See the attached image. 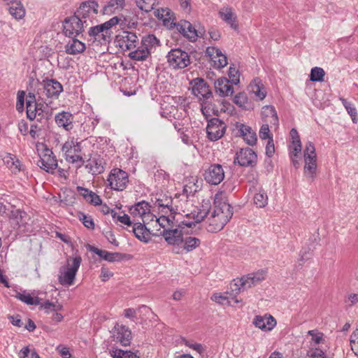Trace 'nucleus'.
I'll return each instance as SVG.
<instances>
[{
	"label": "nucleus",
	"mask_w": 358,
	"mask_h": 358,
	"mask_svg": "<svg viewBox=\"0 0 358 358\" xmlns=\"http://www.w3.org/2000/svg\"><path fill=\"white\" fill-rule=\"evenodd\" d=\"M159 45L160 41L155 35L144 36L141 39L140 45L131 50L128 56L131 59L136 62L146 61L150 58L151 54L156 50Z\"/></svg>",
	"instance_id": "nucleus-3"
},
{
	"label": "nucleus",
	"mask_w": 358,
	"mask_h": 358,
	"mask_svg": "<svg viewBox=\"0 0 358 358\" xmlns=\"http://www.w3.org/2000/svg\"><path fill=\"white\" fill-rule=\"evenodd\" d=\"M166 57L169 67L175 70L185 69L191 64L189 54L180 48L171 49Z\"/></svg>",
	"instance_id": "nucleus-8"
},
{
	"label": "nucleus",
	"mask_w": 358,
	"mask_h": 358,
	"mask_svg": "<svg viewBox=\"0 0 358 358\" xmlns=\"http://www.w3.org/2000/svg\"><path fill=\"white\" fill-rule=\"evenodd\" d=\"M238 131L243 140L250 145L256 144L257 138L256 132L249 126L240 124L237 126Z\"/></svg>",
	"instance_id": "nucleus-30"
},
{
	"label": "nucleus",
	"mask_w": 358,
	"mask_h": 358,
	"mask_svg": "<svg viewBox=\"0 0 358 358\" xmlns=\"http://www.w3.org/2000/svg\"><path fill=\"white\" fill-rule=\"evenodd\" d=\"M157 203L158 206L162 208L160 210L162 213L172 214L171 208H173V199H171V198L168 199L167 198L165 200L157 199Z\"/></svg>",
	"instance_id": "nucleus-44"
},
{
	"label": "nucleus",
	"mask_w": 358,
	"mask_h": 358,
	"mask_svg": "<svg viewBox=\"0 0 358 358\" xmlns=\"http://www.w3.org/2000/svg\"><path fill=\"white\" fill-rule=\"evenodd\" d=\"M303 154L305 163L304 175L313 180L315 177L317 165L315 148L311 141L306 143Z\"/></svg>",
	"instance_id": "nucleus-6"
},
{
	"label": "nucleus",
	"mask_w": 358,
	"mask_h": 358,
	"mask_svg": "<svg viewBox=\"0 0 358 358\" xmlns=\"http://www.w3.org/2000/svg\"><path fill=\"white\" fill-rule=\"evenodd\" d=\"M24 95L25 93L24 91H19L17 93V101L16 103V109L18 111H22L24 108Z\"/></svg>",
	"instance_id": "nucleus-57"
},
{
	"label": "nucleus",
	"mask_w": 358,
	"mask_h": 358,
	"mask_svg": "<svg viewBox=\"0 0 358 358\" xmlns=\"http://www.w3.org/2000/svg\"><path fill=\"white\" fill-rule=\"evenodd\" d=\"M85 27H87V22L81 21L75 14L66 18L63 22V32L69 38L79 36L82 34Z\"/></svg>",
	"instance_id": "nucleus-10"
},
{
	"label": "nucleus",
	"mask_w": 358,
	"mask_h": 358,
	"mask_svg": "<svg viewBox=\"0 0 358 358\" xmlns=\"http://www.w3.org/2000/svg\"><path fill=\"white\" fill-rule=\"evenodd\" d=\"M99 4L94 1L83 3L75 13L81 21H86L87 27L93 24V20L98 13Z\"/></svg>",
	"instance_id": "nucleus-11"
},
{
	"label": "nucleus",
	"mask_w": 358,
	"mask_h": 358,
	"mask_svg": "<svg viewBox=\"0 0 358 358\" xmlns=\"http://www.w3.org/2000/svg\"><path fill=\"white\" fill-rule=\"evenodd\" d=\"M172 214L182 220H190L192 225L203 221V218L208 214L206 209H201L193 206L191 201L187 200L186 196L179 199L178 196L173 198Z\"/></svg>",
	"instance_id": "nucleus-2"
},
{
	"label": "nucleus",
	"mask_w": 358,
	"mask_h": 358,
	"mask_svg": "<svg viewBox=\"0 0 358 358\" xmlns=\"http://www.w3.org/2000/svg\"><path fill=\"white\" fill-rule=\"evenodd\" d=\"M155 15L159 19L163 20L164 22H166L169 20V17H166V16L169 15V11L168 10L162 9V10H159L157 9L155 11Z\"/></svg>",
	"instance_id": "nucleus-61"
},
{
	"label": "nucleus",
	"mask_w": 358,
	"mask_h": 358,
	"mask_svg": "<svg viewBox=\"0 0 358 358\" xmlns=\"http://www.w3.org/2000/svg\"><path fill=\"white\" fill-rule=\"evenodd\" d=\"M218 14L220 18L234 29H237L238 26L236 23L237 16L234 11V9L229 6H224L221 8Z\"/></svg>",
	"instance_id": "nucleus-28"
},
{
	"label": "nucleus",
	"mask_w": 358,
	"mask_h": 358,
	"mask_svg": "<svg viewBox=\"0 0 358 358\" xmlns=\"http://www.w3.org/2000/svg\"><path fill=\"white\" fill-rule=\"evenodd\" d=\"M274 152H275L274 143L273 142V140L270 139V141H268V142L266 145V154L267 156L271 157L273 155Z\"/></svg>",
	"instance_id": "nucleus-64"
},
{
	"label": "nucleus",
	"mask_w": 358,
	"mask_h": 358,
	"mask_svg": "<svg viewBox=\"0 0 358 358\" xmlns=\"http://www.w3.org/2000/svg\"><path fill=\"white\" fill-rule=\"evenodd\" d=\"M201 209H206L208 214L204 217L205 227L208 232L216 233L222 230L233 215L231 206L228 203L222 193L216 194L214 208L208 210V205H202Z\"/></svg>",
	"instance_id": "nucleus-1"
},
{
	"label": "nucleus",
	"mask_w": 358,
	"mask_h": 358,
	"mask_svg": "<svg viewBox=\"0 0 358 358\" xmlns=\"http://www.w3.org/2000/svg\"><path fill=\"white\" fill-rule=\"evenodd\" d=\"M119 21L117 17H113L101 24L91 27L88 31L90 41L100 44L109 43L111 40V28L117 24Z\"/></svg>",
	"instance_id": "nucleus-5"
},
{
	"label": "nucleus",
	"mask_w": 358,
	"mask_h": 358,
	"mask_svg": "<svg viewBox=\"0 0 358 358\" xmlns=\"http://www.w3.org/2000/svg\"><path fill=\"white\" fill-rule=\"evenodd\" d=\"M250 93L253 94L258 100H263L266 96V91L259 78L254 79L249 85Z\"/></svg>",
	"instance_id": "nucleus-37"
},
{
	"label": "nucleus",
	"mask_w": 358,
	"mask_h": 358,
	"mask_svg": "<svg viewBox=\"0 0 358 358\" xmlns=\"http://www.w3.org/2000/svg\"><path fill=\"white\" fill-rule=\"evenodd\" d=\"M73 117L71 113L63 111L55 116V122L60 127L69 131L73 127Z\"/></svg>",
	"instance_id": "nucleus-35"
},
{
	"label": "nucleus",
	"mask_w": 358,
	"mask_h": 358,
	"mask_svg": "<svg viewBox=\"0 0 358 358\" xmlns=\"http://www.w3.org/2000/svg\"><path fill=\"white\" fill-rule=\"evenodd\" d=\"M308 334L311 336L310 341V350H313L314 348L327 349V344L322 333L316 330H310L308 331Z\"/></svg>",
	"instance_id": "nucleus-29"
},
{
	"label": "nucleus",
	"mask_w": 358,
	"mask_h": 358,
	"mask_svg": "<svg viewBox=\"0 0 358 358\" xmlns=\"http://www.w3.org/2000/svg\"><path fill=\"white\" fill-rule=\"evenodd\" d=\"M36 103H27V116L31 120L35 119L37 115Z\"/></svg>",
	"instance_id": "nucleus-52"
},
{
	"label": "nucleus",
	"mask_w": 358,
	"mask_h": 358,
	"mask_svg": "<svg viewBox=\"0 0 358 358\" xmlns=\"http://www.w3.org/2000/svg\"><path fill=\"white\" fill-rule=\"evenodd\" d=\"M350 344L352 351L358 356V329L351 335Z\"/></svg>",
	"instance_id": "nucleus-54"
},
{
	"label": "nucleus",
	"mask_w": 358,
	"mask_h": 358,
	"mask_svg": "<svg viewBox=\"0 0 358 358\" xmlns=\"http://www.w3.org/2000/svg\"><path fill=\"white\" fill-rule=\"evenodd\" d=\"M106 165L103 157L95 154L92 155L85 164V168L90 173L98 175L102 173Z\"/></svg>",
	"instance_id": "nucleus-20"
},
{
	"label": "nucleus",
	"mask_w": 358,
	"mask_h": 358,
	"mask_svg": "<svg viewBox=\"0 0 358 358\" xmlns=\"http://www.w3.org/2000/svg\"><path fill=\"white\" fill-rule=\"evenodd\" d=\"M113 358H138V357L131 351H124L116 349L110 352Z\"/></svg>",
	"instance_id": "nucleus-48"
},
{
	"label": "nucleus",
	"mask_w": 358,
	"mask_h": 358,
	"mask_svg": "<svg viewBox=\"0 0 358 358\" xmlns=\"http://www.w3.org/2000/svg\"><path fill=\"white\" fill-rule=\"evenodd\" d=\"M257 161V154L249 148H242L237 152L234 160L241 166H254Z\"/></svg>",
	"instance_id": "nucleus-18"
},
{
	"label": "nucleus",
	"mask_w": 358,
	"mask_h": 358,
	"mask_svg": "<svg viewBox=\"0 0 358 358\" xmlns=\"http://www.w3.org/2000/svg\"><path fill=\"white\" fill-rule=\"evenodd\" d=\"M174 26L180 34L191 41H195L199 36L200 32L196 31L188 21L184 20L178 23H174Z\"/></svg>",
	"instance_id": "nucleus-25"
},
{
	"label": "nucleus",
	"mask_w": 358,
	"mask_h": 358,
	"mask_svg": "<svg viewBox=\"0 0 358 358\" xmlns=\"http://www.w3.org/2000/svg\"><path fill=\"white\" fill-rule=\"evenodd\" d=\"M201 101H202L201 103V110L204 116L208 117L210 115L211 103L208 100Z\"/></svg>",
	"instance_id": "nucleus-58"
},
{
	"label": "nucleus",
	"mask_w": 358,
	"mask_h": 358,
	"mask_svg": "<svg viewBox=\"0 0 358 358\" xmlns=\"http://www.w3.org/2000/svg\"><path fill=\"white\" fill-rule=\"evenodd\" d=\"M85 44L76 37L69 38L65 45V51L69 55H78L85 51Z\"/></svg>",
	"instance_id": "nucleus-31"
},
{
	"label": "nucleus",
	"mask_w": 358,
	"mask_h": 358,
	"mask_svg": "<svg viewBox=\"0 0 358 358\" xmlns=\"http://www.w3.org/2000/svg\"><path fill=\"white\" fill-rule=\"evenodd\" d=\"M262 118L264 121L277 126L278 124V117L275 108L273 106H264L262 108Z\"/></svg>",
	"instance_id": "nucleus-33"
},
{
	"label": "nucleus",
	"mask_w": 358,
	"mask_h": 358,
	"mask_svg": "<svg viewBox=\"0 0 358 358\" xmlns=\"http://www.w3.org/2000/svg\"><path fill=\"white\" fill-rule=\"evenodd\" d=\"M18 299L28 305H37L39 303L38 298H34L30 294H20Z\"/></svg>",
	"instance_id": "nucleus-53"
},
{
	"label": "nucleus",
	"mask_w": 358,
	"mask_h": 358,
	"mask_svg": "<svg viewBox=\"0 0 358 358\" xmlns=\"http://www.w3.org/2000/svg\"><path fill=\"white\" fill-rule=\"evenodd\" d=\"M107 186L115 191H122L129 183L128 173L118 168L113 169L106 180Z\"/></svg>",
	"instance_id": "nucleus-9"
},
{
	"label": "nucleus",
	"mask_w": 358,
	"mask_h": 358,
	"mask_svg": "<svg viewBox=\"0 0 358 358\" xmlns=\"http://www.w3.org/2000/svg\"><path fill=\"white\" fill-rule=\"evenodd\" d=\"M252 324L262 331H271L276 326L275 319L271 315H257L252 321Z\"/></svg>",
	"instance_id": "nucleus-23"
},
{
	"label": "nucleus",
	"mask_w": 358,
	"mask_h": 358,
	"mask_svg": "<svg viewBox=\"0 0 358 358\" xmlns=\"http://www.w3.org/2000/svg\"><path fill=\"white\" fill-rule=\"evenodd\" d=\"M129 213L134 219H141L144 224H149L155 218V215L150 213V204L144 201L131 206Z\"/></svg>",
	"instance_id": "nucleus-12"
},
{
	"label": "nucleus",
	"mask_w": 358,
	"mask_h": 358,
	"mask_svg": "<svg viewBox=\"0 0 358 358\" xmlns=\"http://www.w3.org/2000/svg\"><path fill=\"white\" fill-rule=\"evenodd\" d=\"M226 125L218 118H213L208 122L206 133L211 141H216L221 138L225 133Z\"/></svg>",
	"instance_id": "nucleus-16"
},
{
	"label": "nucleus",
	"mask_w": 358,
	"mask_h": 358,
	"mask_svg": "<svg viewBox=\"0 0 358 358\" xmlns=\"http://www.w3.org/2000/svg\"><path fill=\"white\" fill-rule=\"evenodd\" d=\"M113 275V273L106 267L101 268L100 278L102 281L106 282Z\"/></svg>",
	"instance_id": "nucleus-60"
},
{
	"label": "nucleus",
	"mask_w": 358,
	"mask_h": 358,
	"mask_svg": "<svg viewBox=\"0 0 358 358\" xmlns=\"http://www.w3.org/2000/svg\"><path fill=\"white\" fill-rule=\"evenodd\" d=\"M117 45L123 50H131L138 45V38L135 33L122 31L116 36Z\"/></svg>",
	"instance_id": "nucleus-17"
},
{
	"label": "nucleus",
	"mask_w": 358,
	"mask_h": 358,
	"mask_svg": "<svg viewBox=\"0 0 358 358\" xmlns=\"http://www.w3.org/2000/svg\"><path fill=\"white\" fill-rule=\"evenodd\" d=\"M203 177L208 183L214 185H219L224 178V171L222 166L219 164H211L205 170Z\"/></svg>",
	"instance_id": "nucleus-15"
},
{
	"label": "nucleus",
	"mask_w": 358,
	"mask_h": 358,
	"mask_svg": "<svg viewBox=\"0 0 358 358\" xmlns=\"http://www.w3.org/2000/svg\"><path fill=\"white\" fill-rule=\"evenodd\" d=\"M326 351L327 349L314 348L313 350H309L308 356L310 358H327Z\"/></svg>",
	"instance_id": "nucleus-49"
},
{
	"label": "nucleus",
	"mask_w": 358,
	"mask_h": 358,
	"mask_svg": "<svg viewBox=\"0 0 358 358\" xmlns=\"http://www.w3.org/2000/svg\"><path fill=\"white\" fill-rule=\"evenodd\" d=\"M182 246L180 249H182L181 251H176L175 252L177 254L182 253L183 251L185 252H189L196 248H198L201 244V240L198 238L191 236H187L185 237H183L182 241Z\"/></svg>",
	"instance_id": "nucleus-36"
},
{
	"label": "nucleus",
	"mask_w": 358,
	"mask_h": 358,
	"mask_svg": "<svg viewBox=\"0 0 358 358\" xmlns=\"http://www.w3.org/2000/svg\"><path fill=\"white\" fill-rule=\"evenodd\" d=\"M136 3L139 9L146 13L153 10L158 4L157 0H136Z\"/></svg>",
	"instance_id": "nucleus-43"
},
{
	"label": "nucleus",
	"mask_w": 358,
	"mask_h": 358,
	"mask_svg": "<svg viewBox=\"0 0 358 358\" xmlns=\"http://www.w3.org/2000/svg\"><path fill=\"white\" fill-rule=\"evenodd\" d=\"M113 336L117 341L124 346H128L131 343V332L128 327L123 325H116L113 330Z\"/></svg>",
	"instance_id": "nucleus-27"
},
{
	"label": "nucleus",
	"mask_w": 358,
	"mask_h": 358,
	"mask_svg": "<svg viewBox=\"0 0 358 358\" xmlns=\"http://www.w3.org/2000/svg\"><path fill=\"white\" fill-rule=\"evenodd\" d=\"M159 234L164 238L166 242L169 245L177 246L182 245L183 235L181 230L172 227L171 229L162 230Z\"/></svg>",
	"instance_id": "nucleus-24"
},
{
	"label": "nucleus",
	"mask_w": 358,
	"mask_h": 358,
	"mask_svg": "<svg viewBox=\"0 0 358 358\" xmlns=\"http://www.w3.org/2000/svg\"><path fill=\"white\" fill-rule=\"evenodd\" d=\"M206 53L210 58L215 68L222 69L228 64L227 56L215 47H208Z\"/></svg>",
	"instance_id": "nucleus-21"
},
{
	"label": "nucleus",
	"mask_w": 358,
	"mask_h": 358,
	"mask_svg": "<svg viewBox=\"0 0 358 358\" xmlns=\"http://www.w3.org/2000/svg\"><path fill=\"white\" fill-rule=\"evenodd\" d=\"M87 196H88V199L86 200L87 202L92 203L94 206H98L101 203V198L99 197V196L96 194L94 192L91 191L90 193H89V195Z\"/></svg>",
	"instance_id": "nucleus-59"
},
{
	"label": "nucleus",
	"mask_w": 358,
	"mask_h": 358,
	"mask_svg": "<svg viewBox=\"0 0 358 358\" xmlns=\"http://www.w3.org/2000/svg\"><path fill=\"white\" fill-rule=\"evenodd\" d=\"M3 161L13 173H15L21 170L22 165L16 156L10 153H6L3 157Z\"/></svg>",
	"instance_id": "nucleus-38"
},
{
	"label": "nucleus",
	"mask_w": 358,
	"mask_h": 358,
	"mask_svg": "<svg viewBox=\"0 0 358 358\" xmlns=\"http://www.w3.org/2000/svg\"><path fill=\"white\" fill-rule=\"evenodd\" d=\"M340 100L341 101L343 105L345 108L346 110L348 111L350 117H352L353 122H356L357 113L354 105L352 103L348 101L345 99L341 98Z\"/></svg>",
	"instance_id": "nucleus-47"
},
{
	"label": "nucleus",
	"mask_w": 358,
	"mask_h": 358,
	"mask_svg": "<svg viewBox=\"0 0 358 358\" xmlns=\"http://www.w3.org/2000/svg\"><path fill=\"white\" fill-rule=\"evenodd\" d=\"M215 92L221 97H226L233 94V84L226 78H220L215 82Z\"/></svg>",
	"instance_id": "nucleus-26"
},
{
	"label": "nucleus",
	"mask_w": 358,
	"mask_h": 358,
	"mask_svg": "<svg viewBox=\"0 0 358 358\" xmlns=\"http://www.w3.org/2000/svg\"><path fill=\"white\" fill-rule=\"evenodd\" d=\"M9 13L15 19H22L25 15V9L20 0L6 1Z\"/></svg>",
	"instance_id": "nucleus-32"
},
{
	"label": "nucleus",
	"mask_w": 358,
	"mask_h": 358,
	"mask_svg": "<svg viewBox=\"0 0 358 358\" xmlns=\"http://www.w3.org/2000/svg\"><path fill=\"white\" fill-rule=\"evenodd\" d=\"M229 80L233 85H237L239 83V74L238 70L235 67L230 66L228 73Z\"/></svg>",
	"instance_id": "nucleus-51"
},
{
	"label": "nucleus",
	"mask_w": 358,
	"mask_h": 358,
	"mask_svg": "<svg viewBox=\"0 0 358 358\" xmlns=\"http://www.w3.org/2000/svg\"><path fill=\"white\" fill-rule=\"evenodd\" d=\"M37 165L48 173H53L57 167V161L53 155V152L50 150L45 148L40 156Z\"/></svg>",
	"instance_id": "nucleus-19"
},
{
	"label": "nucleus",
	"mask_w": 358,
	"mask_h": 358,
	"mask_svg": "<svg viewBox=\"0 0 358 358\" xmlns=\"http://www.w3.org/2000/svg\"><path fill=\"white\" fill-rule=\"evenodd\" d=\"M211 299L215 301L216 303L221 304H224L225 303H231V301H229V297L227 296L218 293L214 294L212 296Z\"/></svg>",
	"instance_id": "nucleus-55"
},
{
	"label": "nucleus",
	"mask_w": 358,
	"mask_h": 358,
	"mask_svg": "<svg viewBox=\"0 0 358 358\" xmlns=\"http://www.w3.org/2000/svg\"><path fill=\"white\" fill-rule=\"evenodd\" d=\"M234 102L239 107L245 110L252 109V104L249 101L245 93L239 92L234 98Z\"/></svg>",
	"instance_id": "nucleus-40"
},
{
	"label": "nucleus",
	"mask_w": 358,
	"mask_h": 358,
	"mask_svg": "<svg viewBox=\"0 0 358 358\" xmlns=\"http://www.w3.org/2000/svg\"><path fill=\"white\" fill-rule=\"evenodd\" d=\"M80 256L69 257L66 264L61 266L58 273V282L63 286L69 287L74 284L77 272L80 266Z\"/></svg>",
	"instance_id": "nucleus-4"
},
{
	"label": "nucleus",
	"mask_w": 358,
	"mask_h": 358,
	"mask_svg": "<svg viewBox=\"0 0 358 358\" xmlns=\"http://www.w3.org/2000/svg\"><path fill=\"white\" fill-rule=\"evenodd\" d=\"M80 219L82 220L83 223L85 225V227H86L88 229H94V223L90 216L83 215V217Z\"/></svg>",
	"instance_id": "nucleus-63"
},
{
	"label": "nucleus",
	"mask_w": 358,
	"mask_h": 358,
	"mask_svg": "<svg viewBox=\"0 0 358 358\" xmlns=\"http://www.w3.org/2000/svg\"><path fill=\"white\" fill-rule=\"evenodd\" d=\"M124 0H110L103 7V14L110 15L116 11H119L124 7Z\"/></svg>",
	"instance_id": "nucleus-39"
},
{
	"label": "nucleus",
	"mask_w": 358,
	"mask_h": 358,
	"mask_svg": "<svg viewBox=\"0 0 358 358\" xmlns=\"http://www.w3.org/2000/svg\"><path fill=\"white\" fill-rule=\"evenodd\" d=\"M325 72L323 69L315 66L311 69L310 80L313 82H322L324 80Z\"/></svg>",
	"instance_id": "nucleus-46"
},
{
	"label": "nucleus",
	"mask_w": 358,
	"mask_h": 358,
	"mask_svg": "<svg viewBox=\"0 0 358 358\" xmlns=\"http://www.w3.org/2000/svg\"><path fill=\"white\" fill-rule=\"evenodd\" d=\"M92 251L101 258L111 262L115 261L120 255V254L117 252H109L106 250H100L96 248H94Z\"/></svg>",
	"instance_id": "nucleus-42"
},
{
	"label": "nucleus",
	"mask_w": 358,
	"mask_h": 358,
	"mask_svg": "<svg viewBox=\"0 0 358 358\" xmlns=\"http://www.w3.org/2000/svg\"><path fill=\"white\" fill-rule=\"evenodd\" d=\"M345 302L349 306H352L358 303V294H350L345 299Z\"/></svg>",
	"instance_id": "nucleus-62"
},
{
	"label": "nucleus",
	"mask_w": 358,
	"mask_h": 358,
	"mask_svg": "<svg viewBox=\"0 0 358 358\" xmlns=\"http://www.w3.org/2000/svg\"><path fill=\"white\" fill-rule=\"evenodd\" d=\"M146 225L143 222H135L133 227V232L135 236L144 243H148L150 240V233Z\"/></svg>",
	"instance_id": "nucleus-34"
},
{
	"label": "nucleus",
	"mask_w": 358,
	"mask_h": 358,
	"mask_svg": "<svg viewBox=\"0 0 358 358\" xmlns=\"http://www.w3.org/2000/svg\"><path fill=\"white\" fill-rule=\"evenodd\" d=\"M259 137L262 139H272L270 136V130L268 123L262 124L259 130Z\"/></svg>",
	"instance_id": "nucleus-56"
},
{
	"label": "nucleus",
	"mask_w": 358,
	"mask_h": 358,
	"mask_svg": "<svg viewBox=\"0 0 358 358\" xmlns=\"http://www.w3.org/2000/svg\"><path fill=\"white\" fill-rule=\"evenodd\" d=\"M41 85L45 95L49 98L57 99L63 91L62 84L54 79L43 80Z\"/></svg>",
	"instance_id": "nucleus-22"
},
{
	"label": "nucleus",
	"mask_w": 358,
	"mask_h": 358,
	"mask_svg": "<svg viewBox=\"0 0 358 358\" xmlns=\"http://www.w3.org/2000/svg\"><path fill=\"white\" fill-rule=\"evenodd\" d=\"M152 222H155L156 227L159 226L163 230L171 229L175 226L184 225L188 227L192 226V222L190 220H182L180 217H177L173 214L170 213L162 215L158 218L155 216Z\"/></svg>",
	"instance_id": "nucleus-13"
},
{
	"label": "nucleus",
	"mask_w": 358,
	"mask_h": 358,
	"mask_svg": "<svg viewBox=\"0 0 358 358\" xmlns=\"http://www.w3.org/2000/svg\"><path fill=\"white\" fill-rule=\"evenodd\" d=\"M254 203L258 208H264L268 203V196L264 190H259L254 196Z\"/></svg>",
	"instance_id": "nucleus-45"
},
{
	"label": "nucleus",
	"mask_w": 358,
	"mask_h": 358,
	"mask_svg": "<svg viewBox=\"0 0 358 358\" xmlns=\"http://www.w3.org/2000/svg\"><path fill=\"white\" fill-rule=\"evenodd\" d=\"M192 94L199 100H209L213 98L212 92L206 82L200 78L190 82Z\"/></svg>",
	"instance_id": "nucleus-14"
},
{
	"label": "nucleus",
	"mask_w": 358,
	"mask_h": 358,
	"mask_svg": "<svg viewBox=\"0 0 358 358\" xmlns=\"http://www.w3.org/2000/svg\"><path fill=\"white\" fill-rule=\"evenodd\" d=\"M62 150L64 152L65 156H66V154L78 155L81 152V147L79 143L70 140L63 145Z\"/></svg>",
	"instance_id": "nucleus-41"
},
{
	"label": "nucleus",
	"mask_w": 358,
	"mask_h": 358,
	"mask_svg": "<svg viewBox=\"0 0 358 358\" xmlns=\"http://www.w3.org/2000/svg\"><path fill=\"white\" fill-rule=\"evenodd\" d=\"M65 159L71 164H77L79 163L78 167H80L85 162L83 158L78 155H69L66 154V156H65Z\"/></svg>",
	"instance_id": "nucleus-50"
},
{
	"label": "nucleus",
	"mask_w": 358,
	"mask_h": 358,
	"mask_svg": "<svg viewBox=\"0 0 358 358\" xmlns=\"http://www.w3.org/2000/svg\"><path fill=\"white\" fill-rule=\"evenodd\" d=\"M266 272L263 270L257 273L248 274L240 279L234 280L231 284V289L236 293H239L242 290L255 286L265 279Z\"/></svg>",
	"instance_id": "nucleus-7"
}]
</instances>
